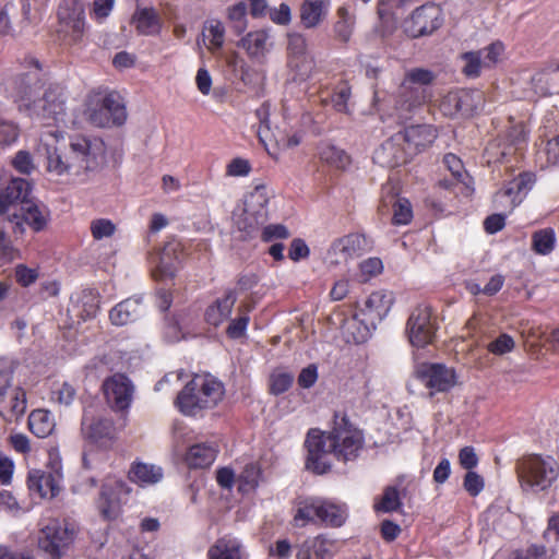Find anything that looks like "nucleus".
<instances>
[{
	"label": "nucleus",
	"instance_id": "nucleus-1",
	"mask_svg": "<svg viewBox=\"0 0 559 559\" xmlns=\"http://www.w3.org/2000/svg\"><path fill=\"white\" fill-rule=\"evenodd\" d=\"M364 435L343 415H336L329 432L311 429L306 439L308 469L324 474L332 467L331 456L341 462L354 461L364 447Z\"/></svg>",
	"mask_w": 559,
	"mask_h": 559
},
{
	"label": "nucleus",
	"instance_id": "nucleus-2",
	"mask_svg": "<svg viewBox=\"0 0 559 559\" xmlns=\"http://www.w3.org/2000/svg\"><path fill=\"white\" fill-rule=\"evenodd\" d=\"M435 80L436 74L428 69H408L400 86L392 94H386L378 84L374 85L372 107L382 120L404 123L411 120L427 102L429 97L427 86Z\"/></svg>",
	"mask_w": 559,
	"mask_h": 559
},
{
	"label": "nucleus",
	"instance_id": "nucleus-3",
	"mask_svg": "<svg viewBox=\"0 0 559 559\" xmlns=\"http://www.w3.org/2000/svg\"><path fill=\"white\" fill-rule=\"evenodd\" d=\"M516 473L523 491L546 492L559 477V462L550 455H526L518 460Z\"/></svg>",
	"mask_w": 559,
	"mask_h": 559
},
{
	"label": "nucleus",
	"instance_id": "nucleus-4",
	"mask_svg": "<svg viewBox=\"0 0 559 559\" xmlns=\"http://www.w3.org/2000/svg\"><path fill=\"white\" fill-rule=\"evenodd\" d=\"M127 116L123 98L116 91H93L86 97L84 117L94 127H120Z\"/></svg>",
	"mask_w": 559,
	"mask_h": 559
},
{
	"label": "nucleus",
	"instance_id": "nucleus-5",
	"mask_svg": "<svg viewBox=\"0 0 559 559\" xmlns=\"http://www.w3.org/2000/svg\"><path fill=\"white\" fill-rule=\"evenodd\" d=\"M392 305L393 297L391 293L383 290L371 293L358 312L361 316L362 326L358 328L357 332H352V328H355L358 322V314L345 320L343 324V333L347 342L359 344L367 341L371 329H376L377 324L388 316Z\"/></svg>",
	"mask_w": 559,
	"mask_h": 559
},
{
	"label": "nucleus",
	"instance_id": "nucleus-6",
	"mask_svg": "<svg viewBox=\"0 0 559 559\" xmlns=\"http://www.w3.org/2000/svg\"><path fill=\"white\" fill-rule=\"evenodd\" d=\"M80 527L70 518H49L40 530L38 547L50 559H61L74 544Z\"/></svg>",
	"mask_w": 559,
	"mask_h": 559
},
{
	"label": "nucleus",
	"instance_id": "nucleus-7",
	"mask_svg": "<svg viewBox=\"0 0 559 559\" xmlns=\"http://www.w3.org/2000/svg\"><path fill=\"white\" fill-rule=\"evenodd\" d=\"M22 66L24 70L11 79L7 91L17 104L19 110L27 114L44 86L43 68L39 61L32 57L25 58Z\"/></svg>",
	"mask_w": 559,
	"mask_h": 559
},
{
	"label": "nucleus",
	"instance_id": "nucleus-8",
	"mask_svg": "<svg viewBox=\"0 0 559 559\" xmlns=\"http://www.w3.org/2000/svg\"><path fill=\"white\" fill-rule=\"evenodd\" d=\"M269 195L265 187L257 186L246 194L243 204L233 213L236 228L247 237H252L269 219Z\"/></svg>",
	"mask_w": 559,
	"mask_h": 559
},
{
	"label": "nucleus",
	"instance_id": "nucleus-9",
	"mask_svg": "<svg viewBox=\"0 0 559 559\" xmlns=\"http://www.w3.org/2000/svg\"><path fill=\"white\" fill-rule=\"evenodd\" d=\"M57 35L67 46L83 43L88 25L85 8L80 0H61L57 8Z\"/></svg>",
	"mask_w": 559,
	"mask_h": 559
},
{
	"label": "nucleus",
	"instance_id": "nucleus-10",
	"mask_svg": "<svg viewBox=\"0 0 559 559\" xmlns=\"http://www.w3.org/2000/svg\"><path fill=\"white\" fill-rule=\"evenodd\" d=\"M67 91L61 84H50L41 98H37L27 116L43 126H58L67 117Z\"/></svg>",
	"mask_w": 559,
	"mask_h": 559
},
{
	"label": "nucleus",
	"instance_id": "nucleus-11",
	"mask_svg": "<svg viewBox=\"0 0 559 559\" xmlns=\"http://www.w3.org/2000/svg\"><path fill=\"white\" fill-rule=\"evenodd\" d=\"M13 370L0 359V416L7 423L17 421L27 407L26 391L22 386L11 388Z\"/></svg>",
	"mask_w": 559,
	"mask_h": 559
},
{
	"label": "nucleus",
	"instance_id": "nucleus-12",
	"mask_svg": "<svg viewBox=\"0 0 559 559\" xmlns=\"http://www.w3.org/2000/svg\"><path fill=\"white\" fill-rule=\"evenodd\" d=\"M131 488L126 481L117 478H107L100 486L98 497L95 500L96 509L103 520L114 521L122 512V506L127 503Z\"/></svg>",
	"mask_w": 559,
	"mask_h": 559
},
{
	"label": "nucleus",
	"instance_id": "nucleus-13",
	"mask_svg": "<svg viewBox=\"0 0 559 559\" xmlns=\"http://www.w3.org/2000/svg\"><path fill=\"white\" fill-rule=\"evenodd\" d=\"M210 380L194 376L178 393L175 405L185 416L195 417L207 408Z\"/></svg>",
	"mask_w": 559,
	"mask_h": 559
},
{
	"label": "nucleus",
	"instance_id": "nucleus-14",
	"mask_svg": "<svg viewBox=\"0 0 559 559\" xmlns=\"http://www.w3.org/2000/svg\"><path fill=\"white\" fill-rule=\"evenodd\" d=\"M108 406L116 413L128 412L133 402L135 388L124 373H115L106 378L102 385Z\"/></svg>",
	"mask_w": 559,
	"mask_h": 559
},
{
	"label": "nucleus",
	"instance_id": "nucleus-15",
	"mask_svg": "<svg viewBox=\"0 0 559 559\" xmlns=\"http://www.w3.org/2000/svg\"><path fill=\"white\" fill-rule=\"evenodd\" d=\"M48 221L49 212L28 201L14 207V211L7 215V222L15 236L24 235L25 225L33 231L39 233L46 228Z\"/></svg>",
	"mask_w": 559,
	"mask_h": 559
},
{
	"label": "nucleus",
	"instance_id": "nucleus-16",
	"mask_svg": "<svg viewBox=\"0 0 559 559\" xmlns=\"http://www.w3.org/2000/svg\"><path fill=\"white\" fill-rule=\"evenodd\" d=\"M437 326L431 309L427 306L416 307L406 323V334L409 343L415 347H425L431 344Z\"/></svg>",
	"mask_w": 559,
	"mask_h": 559
},
{
	"label": "nucleus",
	"instance_id": "nucleus-17",
	"mask_svg": "<svg viewBox=\"0 0 559 559\" xmlns=\"http://www.w3.org/2000/svg\"><path fill=\"white\" fill-rule=\"evenodd\" d=\"M267 115L269 107L265 105L261 106L257 110V116L260 119L258 135L267 153L276 157L278 150L292 148L297 146L300 143L301 138L297 133L288 135L280 129L272 131L269 123Z\"/></svg>",
	"mask_w": 559,
	"mask_h": 559
},
{
	"label": "nucleus",
	"instance_id": "nucleus-18",
	"mask_svg": "<svg viewBox=\"0 0 559 559\" xmlns=\"http://www.w3.org/2000/svg\"><path fill=\"white\" fill-rule=\"evenodd\" d=\"M417 379L429 389V395L448 392L456 384L454 369L442 364H420L416 367Z\"/></svg>",
	"mask_w": 559,
	"mask_h": 559
},
{
	"label": "nucleus",
	"instance_id": "nucleus-19",
	"mask_svg": "<svg viewBox=\"0 0 559 559\" xmlns=\"http://www.w3.org/2000/svg\"><path fill=\"white\" fill-rule=\"evenodd\" d=\"M368 249L369 245L364 235L348 234L332 242L326 252L325 261L329 265L345 264Z\"/></svg>",
	"mask_w": 559,
	"mask_h": 559
},
{
	"label": "nucleus",
	"instance_id": "nucleus-20",
	"mask_svg": "<svg viewBox=\"0 0 559 559\" xmlns=\"http://www.w3.org/2000/svg\"><path fill=\"white\" fill-rule=\"evenodd\" d=\"M441 25V11L435 4H425L417 8L411 17L404 22V29L408 36L417 38L429 35Z\"/></svg>",
	"mask_w": 559,
	"mask_h": 559
},
{
	"label": "nucleus",
	"instance_id": "nucleus-21",
	"mask_svg": "<svg viewBox=\"0 0 559 559\" xmlns=\"http://www.w3.org/2000/svg\"><path fill=\"white\" fill-rule=\"evenodd\" d=\"M483 105V95L478 91L450 92L441 102L440 108L445 116H468Z\"/></svg>",
	"mask_w": 559,
	"mask_h": 559
},
{
	"label": "nucleus",
	"instance_id": "nucleus-22",
	"mask_svg": "<svg viewBox=\"0 0 559 559\" xmlns=\"http://www.w3.org/2000/svg\"><path fill=\"white\" fill-rule=\"evenodd\" d=\"M71 147L83 158V167L92 171L98 169L106 160V144L98 136H72Z\"/></svg>",
	"mask_w": 559,
	"mask_h": 559
},
{
	"label": "nucleus",
	"instance_id": "nucleus-23",
	"mask_svg": "<svg viewBox=\"0 0 559 559\" xmlns=\"http://www.w3.org/2000/svg\"><path fill=\"white\" fill-rule=\"evenodd\" d=\"M535 183V176L532 173H523L512 181H510L501 191H499L493 199L497 207L504 209L508 212L519 205L523 198L520 197L522 193L525 195Z\"/></svg>",
	"mask_w": 559,
	"mask_h": 559
},
{
	"label": "nucleus",
	"instance_id": "nucleus-24",
	"mask_svg": "<svg viewBox=\"0 0 559 559\" xmlns=\"http://www.w3.org/2000/svg\"><path fill=\"white\" fill-rule=\"evenodd\" d=\"M62 479L61 466L53 471L32 469L27 475V488L32 495L39 498H53L60 491Z\"/></svg>",
	"mask_w": 559,
	"mask_h": 559
},
{
	"label": "nucleus",
	"instance_id": "nucleus-25",
	"mask_svg": "<svg viewBox=\"0 0 559 559\" xmlns=\"http://www.w3.org/2000/svg\"><path fill=\"white\" fill-rule=\"evenodd\" d=\"M392 210V222L395 225H407L413 218V209L406 198L399 197L395 188L388 183L382 188L379 205L381 214H388Z\"/></svg>",
	"mask_w": 559,
	"mask_h": 559
},
{
	"label": "nucleus",
	"instance_id": "nucleus-26",
	"mask_svg": "<svg viewBox=\"0 0 559 559\" xmlns=\"http://www.w3.org/2000/svg\"><path fill=\"white\" fill-rule=\"evenodd\" d=\"M403 144H405L403 135H400V133L394 134L374 151V163L390 168L405 164L412 157V154L407 146H403Z\"/></svg>",
	"mask_w": 559,
	"mask_h": 559
},
{
	"label": "nucleus",
	"instance_id": "nucleus-27",
	"mask_svg": "<svg viewBox=\"0 0 559 559\" xmlns=\"http://www.w3.org/2000/svg\"><path fill=\"white\" fill-rule=\"evenodd\" d=\"M82 433L92 443L106 447L116 439V426L109 418H93L82 420Z\"/></svg>",
	"mask_w": 559,
	"mask_h": 559
},
{
	"label": "nucleus",
	"instance_id": "nucleus-28",
	"mask_svg": "<svg viewBox=\"0 0 559 559\" xmlns=\"http://www.w3.org/2000/svg\"><path fill=\"white\" fill-rule=\"evenodd\" d=\"M289 67L304 79L312 69V60L307 53L306 38L300 34H292L288 38Z\"/></svg>",
	"mask_w": 559,
	"mask_h": 559
},
{
	"label": "nucleus",
	"instance_id": "nucleus-29",
	"mask_svg": "<svg viewBox=\"0 0 559 559\" xmlns=\"http://www.w3.org/2000/svg\"><path fill=\"white\" fill-rule=\"evenodd\" d=\"M130 23L134 26L135 32L142 36L159 35L163 27V20L153 7H136Z\"/></svg>",
	"mask_w": 559,
	"mask_h": 559
},
{
	"label": "nucleus",
	"instance_id": "nucleus-30",
	"mask_svg": "<svg viewBox=\"0 0 559 559\" xmlns=\"http://www.w3.org/2000/svg\"><path fill=\"white\" fill-rule=\"evenodd\" d=\"M412 156L431 145L437 138L436 129L430 124L411 126L399 132Z\"/></svg>",
	"mask_w": 559,
	"mask_h": 559
},
{
	"label": "nucleus",
	"instance_id": "nucleus-31",
	"mask_svg": "<svg viewBox=\"0 0 559 559\" xmlns=\"http://www.w3.org/2000/svg\"><path fill=\"white\" fill-rule=\"evenodd\" d=\"M143 310L144 307L140 298H127L109 311V319L112 324L122 326L138 320Z\"/></svg>",
	"mask_w": 559,
	"mask_h": 559
},
{
	"label": "nucleus",
	"instance_id": "nucleus-32",
	"mask_svg": "<svg viewBox=\"0 0 559 559\" xmlns=\"http://www.w3.org/2000/svg\"><path fill=\"white\" fill-rule=\"evenodd\" d=\"M128 478L141 487L155 485L163 478V468L154 464L133 462L128 472Z\"/></svg>",
	"mask_w": 559,
	"mask_h": 559
},
{
	"label": "nucleus",
	"instance_id": "nucleus-33",
	"mask_svg": "<svg viewBox=\"0 0 559 559\" xmlns=\"http://www.w3.org/2000/svg\"><path fill=\"white\" fill-rule=\"evenodd\" d=\"M330 0H305L300 8L301 23L306 28L318 26L328 15Z\"/></svg>",
	"mask_w": 559,
	"mask_h": 559
},
{
	"label": "nucleus",
	"instance_id": "nucleus-34",
	"mask_svg": "<svg viewBox=\"0 0 559 559\" xmlns=\"http://www.w3.org/2000/svg\"><path fill=\"white\" fill-rule=\"evenodd\" d=\"M27 427L37 438H47L56 428L55 416L48 409H33L27 418Z\"/></svg>",
	"mask_w": 559,
	"mask_h": 559
},
{
	"label": "nucleus",
	"instance_id": "nucleus-35",
	"mask_svg": "<svg viewBox=\"0 0 559 559\" xmlns=\"http://www.w3.org/2000/svg\"><path fill=\"white\" fill-rule=\"evenodd\" d=\"M238 46L243 48L252 58H262L267 53L272 47L270 35L264 29H259L248 33L243 36Z\"/></svg>",
	"mask_w": 559,
	"mask_h": 559
},
{
	"label": "nucleus",
	"instance_id": "nucleus-36",
	"mask_svg": "<svg viewBox=\"0 0 559 559\" xmlns=\"http://www.w3.org/2000/svg\"><path fill=\"white\" fill-rule=\"evenodd\" d=\"M330 543L317 536L305 540L298 548L297 559H331Z\"/></svg>",
	"mask_w": 559,
	"mask_h": 559
},
{
	"label": "nucleus",
	"instance_id": "nucleus-37",
	"mask_svg": "<svg viewBox=\"0 0 559 559\" xmlns=\"http://www.w3.org/2000/svg\"><path fill=\"white\" fill-rule=\"evenodd\" d=\"M318 156L321 162L337 169H344L349 164V156L345 151L329 142L319 144Z\"/></svg>",
	"mask_w": 559,
	"mask_h": 559
},
{
	"label": "nucleus",
	"instance_id": "nucleus-38",
	"mask_svg": "<svg viewBox=\"0 0 559 559\" xmlns=\"http://www.w3.org/2000/svg\"><path fill=\"white\" fill-rule=\"evenodd\" d=\"M321 500L320 498H308L300 501L294 516L295 524L305 526L308 522L319 520L320 509H322Z\"/></svg>",
	"mask_w": 559,
	"mask_h": 559
},
{
	"label": "nucleus",
	"instance_id": "nucleus-39",
	"mask_svg": "<svg viewBox=\"0 0 559 559\" xmlns=\"http://www.w3.org/2000/svg\"><path fill=\"white\" fill-rule=\"evenodd\" d=\"M189 468H206L210 466V445L207 442L192 444L185 455Z\"/></svg>",
	"mask_w": 559,
	"mask_h": 559
},
{
	"label": "nucleus",
	"instance_id": "nucleus-40",
	"mask_svg": "<svg viewBox=\"0 0 559 559\" xmlns=\"http://www.w3.org/2000/svg\"><path fill=\"white\" fill-rule=\"evenodd\" d=\"M321 507L322 509H320L319 520L322 523L331 526H341L345 522L347 518V510L344 506L321 500Z\"/></svg>",
	"mask_w": 559,
	"mask_h": 559
},
{
	"label": "nucleus",
	"instance_id": "nucleus-41",
	"mask_svg": "<svg viewBox=\"0 0 559 559\" xmlns=\"http://www.w3.org/2000/svg\"><path fill=\"white\" fill-rule=\"evenodd\" d=\"M556 246V234L552 228H544L532 235V250L540 255L552 252Z\"/></svg>",
	"mask_w": 559,
	"mask_h": 559
},
{
	"label": "nucleus",
	"instance_id": "nucleus-42",
	"mask_svg": "<svg viewBox=\"0 0 559 559\" xmlns=\"http://www.w3.org/2000/svg\"><path fill=\"white\" fill-rule=\"evenodd\" d=\"M240 543L233 537H224L216 542L212 559H241Z\"/></svg>",
	"mask_w": 559,
	"mask_h": 559
},
{
	"label": "nucleus",
	"instance_id": "nucleus-43",
	"mask_svg": "<svg viewBox=\"0 0 559 559\" xmlns=\"http://www.w3.org/2000/svg\"><path fill=\"white\" fill-rule=\"evenodd\" d=\"M294 382V374L284 369H275L269 378V389L274 395L288 391Z\"/></svg>",
	"mask_w": 559,
	"mask_h": 559
},
{
	"label": "nucleus",
	"instance_id": "nucleus-44",
	"mask_svg": "<svg viewBox=\"0 0 559 559\" xmlns=\"http://www.w3.org/2000/svg\"><path fill=\"white\" fill-rule=\"evenodd\" d=\"M338 21L334 25V33L338 40L347 43L353 34L354 20L344 8L337 11Z\"/></svg>",
	"mask_w": 559,
	"mask_h": 559
},
{
	"label": "nucleus",
	"instance_id": "nucleus-45",
	"mask_svg": "<svg viewBox=\"0 0 559 559\" xmlns=\"http://www.w3.org/2000/svg\"><path fill=\"white\" fill-rule=\"evenodd\" d=\"M5 190L15 203L20 201L21 204H24L32 191V185L24 178H12L7 185Z\"/></svg>",
	"mask_w": 559,
	"mask_h": 559
},
{
	"label": "nucleus",
	"instance_id": "nucleus-46",
	"mask_svg": "<svg viewBox=\"0 0 559 559\" xmlns=\"http://www.w3.org/2000/svg\"><path fill=\"white\" fill-rule=\"evenodd\" d=\"M75 167L74 165H68L67 153L62 154L57 148L48 151L47 156V169L50 173H55L58 176L69 175V168Z\"/></svg>",
	"mask_w": 559,
	"mask_h": 559
},
{
	"label": "nucleus",
	"instance_id": "nucleus-47",
	"mask_svg": "<svg viewBox=\"0 0 559 559\" xmlns=\"http://www.w3.org/2000/svg\"><path fill=\"white\" fill-rule=\"evenodd\" d=\"M464 66L463 73L468 78H477L481 69L486 68L484 64L483 56L478 51H469L462 55Z\"/></svg>",
	"mask_w": 559,
	"mask_h": 559
},
{
	"label": "nucleus",
	"instance_id": "nucleus-48",
	"mask_svg": "<svg viewBox=\"0 0 559 559\" xmlns=\"http://www.w3.org/2000/svg\"><path fill=\"white\" fill-rule=\"evenodd\" d=\"M20 136L19 126L12 121L0 117V148L14 144Z\"/></svg>",
	"mask_w": 559,
	"mask_h": 559
},
{
	"label": "nucleus",
	"instance_id": "nucleus-49",
	"mask_svg": "<svg viewBox=\"0 0 559 559\" xmlns=\"http://www.w3.org/2000/svg\"><path fill=\"white\" fill-rule=\"evenodd\" d=\"M401 506L400 495L396 488H385L381 499L374 503V509L380 512H392Z\"/></svg>",
	"mask_w": 559,
	"mask_h": 559
},
{
	"label": "nucleus",
	"instance_id": "nucleus-50",
	"mask_svg": "<svg viewBox=\"0 0 559 559\" xmlns=\"http://www.w3.org/2000/svg\"><path fill=\"white\" fill-rule=\"evenodd\" d=\"M228 19L236 33L240 34L247 28V5L245 2H238L228 8Z\"/></svg>",
	"mask_w": 559,
	"mask_h": 559
},
{
	"label": "nucleus",
	"instance_id": "nucleus-51",
	"mask_svg": "<svg viewBox=\"0 0 559 559\" xmlns=\"http://www.w3.org/2000/svg\"><path fill=\"white\" fill-rule=\"evenodd\" d=\"M39 277L38 267H29L24 263H19L14 267L15 282L22 287H29Z\"/></svg>",
	"mask_w": 559,
	"mask_h": 559
},
{
	"label": "nucleus",
	"instance_id": "nucleus-52",
	"mask_svg": "<svg viewBox=\"0 0 559 559\" xmlns=\"http://www.w3.org/2000/svg\"><path fill=\"white\" fill-rule=\"evenodd\" d=\"M350 95L352 91L347 84H341L340 86H337L331 97L333 108L338 112L350 114L348 105Z\"/></svg>",
	"mask_w": 559,
	"mask_h": 559
},
{
	"label": "nucleus",
	"instance_id": "nucleus-53",
	"mask_svg": "<svg viewBox=\"0 0 559 559\" xmlns=\"http://www.w3.org/2000/svg\"><path fill=\"white\" fill-rule=\"evenodd\" d=\"M261 476V471L258 465L251 463L246 465L245 469L240 475V490L248 491L254 489Z\"/></svg>",
	"mask_w": 559,
	"mask_h": 559
},
{
	"label": "nucleus",
	"instance_id": "nucleus-54",
	"mask_svg": "<svg viewBox=\"0 0 559 559\" xmlns=\"http://www.w3.org/2000/svg\"><path fill=\"white\" fill-rule=\"evenodd\" d=\"M250 317L247 312L240 313L236 319L231 320L226 329V334L231 340L245 337Z\"/></svg>",
	"mask_w": 559,
	"mask_h": 559
},
{
	"label": "nucleus",
	"instance_id": "nucleus-55",
	"mask_svg": "<svg viewBox=\"0 0 559 559\" xmlns=\"http://www.w3.org/2000/svg\"><path fill=\"white\" fill-rule=\"evenodd\" d=\"M116 231L115 224L107 218L94 219L91 223V233L94 239L100 240L103 238L111 237Z\"/></svg>",
	"mask_w": 559,
	"mask_h": 559
},
{
	"label": "nucleus",
	"instance_id": "nucleus-56",
	"mask_svg": "<svg viewBox=\"0 0 559 559\" xmlns=\"http://www.w3.org/2000/svg\"><path fill=\"white\" fill-rule=\"evenodd\" d=\"M75 396V388L67 381H64L58 389L53 390L51 393L52 401L64 406L71 405Z\"/></svg>",
	"mask_w": 559,
	"mask_h": 559
},
{
	"label": "nucleus",
	"instance_id": "nucleus-57",
	"mask_svg": "<svg viewBox=\"0 0 559 559\" xmlns=\"http://www.w3.org/2000/svg\"><path fill=\"white\" fill-rule=\"evenodd\" d=\"M12 166L21 174L29 175L34 169L33 158L29 152L19 151L12 159Z\"/></svg>",
	"mask_w": 559,
	"mask_h": 559
},
{
	"label": "nucleus",
	"instance_id": "nucleus-58",
	"mask_svg": "<svg viewBox=\"0 0 559 559\" xmlns=\"http://www.w3.org/2000/svg\"><path fill=\"white\" fill-rule=\"evenodd\" d=\"M488 350L495 355H503L514 348V341L508 334H501L487 346Z\"/></svg>",
	"mask_w": 559,
	"mask_h": 559
},
{
	"label": "nucleus",
	"instance_id": "nucleus-59",
	"mask_svg": "<svg viewBox=\"0 0 559 559\" xmlns=\"http://www.w3.org/2000/svg\"><path fill=\"white\" fill-rule=\"evenodd\" d=\"M503 50V44L500 41H496L489 45L488 47L479 50L478 52L481 53L483 56L485 67L490 68L498 62Z\"/></svg>",
	"mask_w": 559,
	"mask_h": 559
},
{
	"label": "nucleus",
	"instance_id": "nucleus-60",
	"mask_svg": "<svg viewBox=\"0 0 559 559\" xmlns=\"http://www.w3.org/2000/svg\"><path fill=\"white\" fill-rule=\"evenodd\" d=\"M289 237V231L283 224H271L264 226L261 238L263 241L269 242L275 239H286Z\"/></svg>",
	"mask_w": 559,
	"mask_h": 559
},
{
	"label": "nucleus",
	"instance_id": "nucleus-61",
	"mask_svg": "<svg viewBox=\"0 0 559 559\" xmlns=\"http://www.w3.org/2000/svg\"><path fill=\"white\" fill-rule=\"evenodd\" d=\"M10 447L20 454L26 455L32 451L31 441L28 437L22 432L11 433L9 436Z\"/></svg>",
	"mask_w": 559,
	"mask_h": 559
},
{
	"label": "nucleus",
	"instance_id": "nucleus-62",
	"mask_svg": "<svg viewBox=\"0 0 559 559\" xmlns=\"http://www.w3.org/2000/svg\"><path fill=\"white\" fill-rule=\"evenodd\" d=\"M464 489L473 497L484 489V479L475 472L468 471L464 477Z\"/></svg>",
	"mask_w": 559,
	"mask_h": 559
},
{
	"label": "nucleus",
	"instance_id": "nucleus-63",
	"mask_svg": "<svg viewBox=\"0 0 559 559\" xmlns=\"http://www.w3.org/2000/svg\"><path fill=\"white\" fill-rule=\"evenodd\" d=\"M235 302L236 295L233 292L225 293L222 298L216 300V310L219 313L221 321L229 318Z\"/></svg>",
	"mask_w": 559,
	"mask_h": 559
},
{
	"label": "nucleus",
	"instance_id": "nucleus-64",
	"mask_svg": "<svg viewBox=\"0 0 559 559\" xmlns=\"http://www.w3.org/2000/svg\"><path fill=\"white\" fill-rule=\"evenodd\" d=\"M362 281H367L369 277L381 273L383 265L382 261L378 258H369L362 261L359 265Z\"/></svg>",
	"mask_w": 559,
	"mask_h": 559
}]
</instances>
